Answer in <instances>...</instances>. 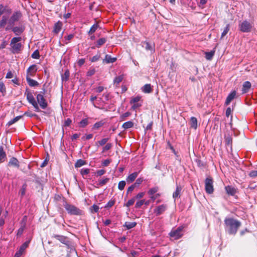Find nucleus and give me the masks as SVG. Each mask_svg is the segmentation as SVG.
<instances>
[{"instance_id":"1","label":"nucleus","mask_w":257,"mask_h":257,"mask_svg":"<svg viewBox=\"0 0 257 257\" xmlns=\"http://www.w3.org/2000/svg\"><path fill=\"white\" fill-rule=\"evenodd\" d=\"M225 228L229 234H235L241 225V223L232 218H226L224 219Z\"/></svg>"},{"instance_id":"2","label":"nucleus","mask_w":257,"mask_h":257,"mask_svg":"<svg viewBox=\"0 0 257 257\" xmlns=\"http://www.w3.org/2000/svg\"><path fill=\"white\" fill-rule=\"evenodd\" d=\"M22 40V38L20 37H14L11 41L10 46H11V51L13 54L19 53L22 47V45L21 43H19V42L21 41Z\"/></svg>"},{"instance_id":"3","label":"nucleus","mask_w":257,"mask_h":257,"mask_svg":"<svg viewBox=\"0 0 257 257\" xmlns=\"http://www.w3.org/2000/svg\"><path fill=\"white\" fill-rule=\"evenodd\" d=\"M63 206L68 213L73 215H81L83 211L74 205L65 202Z\"/></svg>"},{"instance_id":"4","label":"nucleus","mask_w":257,"mask_h":257,"mask_svg":"<svg viewBox=\"0 0 257 257\" xmlns=\"http://www.w3.org/2000/svg\"><path fill=\"white\" fill-rule=\"evenodd\" d=\"M22 17V14L20 11L15 12L8 21L9 26L6 28V30H9L12 27H13L16 22Z\"/></svg>"},{"instance_id":"5","label":"nucleus","mask_w":257,"mask_h":257,"mask_svg":"<svg viewBox=\"0 0 257 257\" xmlns=\"http://www.w3.org/2000/svg\"><path fill=\"white\" fill-rule=\"evenodd\" d=\"M183 226H180L175 229H172L169 233L170 236L174 239H178L183 235Z\"/></svg>"},{"instance_id":"6","label":"nucleus","mask_w":257,"mask_h":257,"mask_svg":"<svg viewBox=\"0 0 257 257\" xmlns=\"http://www.w3.org/2000/svg\"><path fill=\"white\" fill-rule=\"evenodd\" d=\"M213 180L211 177H207L205 181V190L208 194H211L214 192Z\"/></svg>"},{"instance_id":"7","label":"nucleus","mask_w":257,"mask_h":257,"mask_svg":"<svg viewBox=\"0 0 257 257\" xmlns=\"http://www.w3.org/2000/svg\"><path fill=\"white\" fill-rule=\"evenodd\" d=\"M239 30L243 33H248L251 31L252 26L251 24L246 20L239 23L238 25Z\"/></svg>"},{"instance_id":"8","label":"nucleus","mask_w":257,"mask_h":257,"mask_svg":"<svg viewBox=\"0 0 257 257\" xmlns=\"http://www.w3.org/2000/svg\"><path fill=\"white\" fill-rule=\"evenodd\" d=\"M168 208V206L166 204H163L157 206L154 209V213L156 216H159L163 214Z\"/></svg>"},{"instance_id":"9","label":"nucleus","mask_w":257,"mask_h":257,"mask_svg":"<svg viewBox=\"0 0 257 257\" xmlns=\"http://www.w3.org/2000/svg\"><path fill=\"white\" fill-rule=\"evenodd\" d=\"M30 242V240H29L23 243L19 250L16 252L14 257H20L24 253L25 249L29 246Z\"/></svg>"},{"instance_id":"10","label":"nucleus","mask_w":257,"mask_h":257,"mask_svg":"<svg viewBox=\"0 0 257 257\" xmlns=\"http://www.w3.org/2000/svg\"><path fill=\"white\" fill-rule=\"evenodd\" d=\"M37 100L38 103L39 104L40 107L42 109H45L47 107V102L46 100L45 99L43 94H38L37 95Z\"/></svg>"},{"instance_id":"11","label":"nucleus","mask_w":257,"mask_h":257,"mask_svg":"<svg viewBox=\"0 0 257 257\" xmlns=\"http://www.w3.org/2000/svg\"><path fill=\"white\" fill-rule=\"evenodd\" d=\"M37 71V65L35 64L30 66L27 70L26 77L34 76L35 75Z\"/></svg>"},{"instance_id":"12","label":"nucleus","mask_w":257,"mask_h":257,"mask_svg":"<svg viewBox=\"0 0 257 257\" xmlns=\"http://www.w3.org/2000/svg\"><path fill=\"white\" fill-rule=\"evenodd\" d=\"M19 163V161L16 158L12 157L10 159L8 165L9 166L19 168L20 167Z\"/></svg>"},{"instance_id":"13","label":"nucleus","mask_w":257,"mask_h":257,"mask_svg":"<svg viewBox=\"0 0 257 257\" xmlns=\"http://www.w3.org/2000/svg\"><path fill=\"white\" fill-rule=\"evenodd\" d=\"M53 237L64 244H68L69 243L68 238L65 236L55 234L53 236Z\"/></svg>"},{"instance_id":"14","label":"nucleus","mask_w":257,"mask_h":257,"mask_svg":"<svg viewBox=\"0 0 257 257\" xmlns=\"http://www.w3.org/2000/svg\"><path fill=\"white\" fill-rule=\"evenodd\" d=\"M236 95V92L235 90L232 91L231 93H230L225 100V104L226 105H228L230 104L231 101L235 97Z\"/></svg>"},{"instance_id":"15","label":"nucleus","mask_w":257,"mask_h":257,"mask_svg":"<svg viewBox=\"0 0 257 257\" xmlns=\"http://www.w3.org/2000/svg\"><path fill=\"white\" fill-rule=\"evenodd\" d=\"M251 84L249 81H245L242 85V88L241 89L242 93L244 94L248 92L249 90L251 88Z\"/></svg>"},{"instance_id":"16","label":"nucleus","mask_w":257,"mask_h":257,"mask_svg":"<svg viewBox=\"0 0 257 257\" xmlns=\"http://www.w3.org/2000/svg\"><path fill=\"white\" fill-rule=\"evenodd\" d=\"M225 191L227 194L234 196L236 193V189L232 186H227L225 187Z\"/></svg>"},{"instance_id":"17","label":"nucleus","mask_w":257,"mask_h":257,"mask_svg":"<svg viewBox=\"0 0 257 257\" xmlns=\"http://www.w3.org/2000/svg\"><path fill=\"white\" fill-rule=\"evenodd\" d=\"M138 172H135L128 175L126 179L127 183H131L134 182L138 177Z\"/></svg>"},{"instance_id":"18","label":"nucleus","mask_w":257,"mask_h":257,"mask_svg":"<svg viewBox=\"0 0 257 257\" xmlns=\"http://www.w3.org/2000/svg\"><path fill=\"white\" fill-rule=\"evenodd\" d=\"M25 95L27 96L28 101L31 104L36 102L32 93L30 91H28V89L26 91Z\"/></svg>"},{"instance_id":"19","label":"nucleus","mask_w":257,"mask_h":257,"mask_svg":"<svg viewBox=\"0 0 257 257\" xmlns=\"http://www.w3.org/2000/svg\"><path fill=\"white\" fill-rule=\"evenodd\" d=\"M116 61V58L115 57H111L110 55H106L105 56V58L103 60L102 62L103 63L108 64V63H112Z\"/></svg>"},{"instance_id":"20","label":"nucleus","mask_w":257,"mask_h":257,"mask_svg":"<svg viewBox=\"0 0 257 257\" xmlns=\"http://www.w3.org/2000/svg\"><path fill=\"white\" fill-rule=\"evenodd\" d=\"M62 26L63 24L61 21H59L57 22L54 25L53 32L56 34H58L61 31Z\"/></svg>"},{"instance_id":"21","label":"nucleus","mask_w":257,"mask_h":257,"mask_svg":"<svg viewBox=\"0 0 257 257\" xmlns=\"http://www.w3.org/2000/svg\"><path fill=\"white\" fill-rule=\"evenodd\" d=\"M25 30V27L21 26V27H15L12 28L13 32L16 35H19L21 34Z\"/></svg>"},{"instance_id":"22","label":"nucleus","mask_w":257,"mask_h":257,"mask_svg":"<svg viewBox=\"0 0 257 257\" xmlns=\"http://www.w3.org/2000/svg\"><path fill=\"white\" fill-rule=\"evenodd\" d=\"M7 159V155L3 146H0V162H4Z\"/></svg>"},{"instance_id":"23","label":"nucleus","mask_w":257,"mask_h":257,"mask_svg":"<svg viewBox=\"0 0 257 257\" xmlns=\"http://www.w3.org/2000/svg\"><path fill=\"white\" fill-rule=\"evenodd\" d=\"M190 127L196 130L198 126V121L195 117L192 116L190 118L189 122Z\"/></svg>"},{"instance_id":"24","label":"nucleus","mask_w":257,"mask_h":257,"mask_svg":"<svg viewBox=\"0 0 257 257\" xmlns=\"http://www.w3.org/2000/svg\"><path fill=\"white\" fill-rule=\"evenodd\" d=\"M142 91L145 93H151L153 91L152 86L150 84H145L142 88Z\"/></svg>"},{"instance_id":"25","label":"nucleus","mask_w":257,"mask_h":257,"mask_svg":"<svg viewBox=\"0 0 257 257\" xmlns=\"http://www.w3.org/2000/svg\"><path fill=\"white\" fill-rule=\"evenodd\" d=\"M26 80L29 86L31 87L37 86L39 85V83L37 81L31 79L30 77H26Z\"/></svg>"},{"instance_id":"26","label":"nucleus","mask_w":257,"mask_h":257,"mask_svg":"<svg viewBox=\"0 0 257 257\" xmlns=\"http://www.w3.org/2000/svg\"><path fill=\"white\" fill-rule=\"evenodd\" d=\"M215 52V49H214L213 50H211L210 52H205V58L207 60H212L213 57L214 55Z\"/></svg>"},{"instance_id":"27","label":"nucleus","mask_w":257,"mask_h":257,"mask_svg":"<svg viewBox=\"0 0 257 257\" xmlns=\"http://www.w3.org/2000/svg\"><path fill=\"white\" fill-rule=\"evenodd\" d=\"M136 225V222H125L123 225V226L126 227L127 229H130L135 227Z\"/></svg>"},{"instance_id":"28","label":"nucleus","mask_w":257,"mask_h":257,"mask_svg":"<svg viewBox=\"0 0 257 257\" xmlns=\"http://www.w3.org/2000/svg\"><path fill=\"white\" fill-rule=\"evenodd\" d=\"M134 126V122L132 121H128L123 123L122 125V128L128 129Z\"/></svg>"},{"instance_id":"29","label":"nucleus","mask_w":257,"mask_h":257,"mask_svg":"<svg viewBox=\"0 0 257 257\" xmlns=\"http://www.w3.org/2000/svg\"><path fill=\"white\" fill-rule=\"evenodd\" d=\"M225 145L227 146L232 147V139L230 136H225Z\"/></svg>"},{"instance_id":"30","label":"nucleus","mask_w":257,"mask_h":257,"mask_svg":"<svg viewBox=\"0 0 257 257\" xmlns=\"http://www.w3.org/2000/svg\"><path fill=\"white\" fill-rule=\"evenodd\" d=\"M8 18L6 16H3L2 20L0 21V28H4L7 24Z\"/></svg>"},{"instance_id":"31","label":"nucleus","mask_w":257,"mask_h":257,"mask_svg":"<svg viewBox=\"0 0 257 257\" xmlns=\"http://www.w3.org/2000/svg\"><path fill=\"white\" fill-rule=\"evenodd\" d=\"M109 180V178H105L99 180L98 181V183L97 184V185L98 186L97 187H101L106 184Z\"/></svg>"},{"instance_id":"32","label":"nucleus","mask_w":257,"mask_h":257,"mask_svg":"<svg viewBox=\"0 0 257 257\" xmlns=\"http://www.w3.org/2000/svg\"><path fill=\"white\" fill-rule=\"evenodd\" d=\"M0 92L2 93L3 95H5L7 92L6 87L2 79H0Z\"/></svg>"},{"instance_id":"33","label":"nucleus","mask_w":257,"mask_h":257,"mask_svg":"<svg viewBox=\"0 0 257 257\" xmlns=\"http://www.w3.org/2000/svg\"><path fill=\"white\" fill-rule=\"evenodd\" d=\"M98 27L99 26L97 23L93 25L88 31V34L89 35L93 34L98 29Z\"/></svg>"},{"instance_id":"34","label":"nucleus","mask_w":257,"mask_h":257,"mask_svg":"<svg viewBox=\"0 0 257 257\" xmlns=\"http://www.w3.org/2000/svg\"><path fill=\"white\" fill-rule=\"evenodd\" d=\"M182 188L180 186H177L175 191L173 193V197L174 198H176L180 197V193Z\"/></svg>"},{"instance_id":"35","label":"nucleus","mask_w":257,"mask_h":257,"mask_svg":"<svg viewBox=\"0 0 257 257\" xmlns=\"http://www.w3.org/2000/svg\"><path fill=\"white\" fill-rule=\"evenodd\" d=\"M86 164V162L85 161L82 159H79L76 161L74 166L75 168H79L85 165Z\"/></svg>"},{"instance_id":"36","label":"nucleus","mask_w":257,"mask_h":257,"mask_svg":"<svg viewBox=\"0 0 257 257\" xmlns=\"http://www.w3.org/2000/svg\"><path fill=\"white\" fill-rule=\"evenodd\" d=\"M158 190H159L158 187H153V188H150L149 190V191L148 192V194H149V195L150 197L152 195H153L154 194H156L158 192Z\"/></svg>"},{"instance_id":"37","label":"nucleus","mask_w":257,"mask_h":257,"mask_svg":"<svg viewBox=\"0 0 257 257\" xmlns=\"http://www.w3.org/2000/svg\"><path fill=\"white\" fill-rule=\"evenodd\" d=\"M23 115H19V116H17L15 117L13 119H12L11 120H10L8 122L7 124L9 126H10V125H12L13 124L15 123V122L18 121L19 120H20L23 117Z\"/></svg>"},{"instance_id":"38","label":"nucleus","mask_w":257,"mask_h":257,"mask_svg":"<svg viewBox=\"0 0 257 257\" xmlns=\"http://www.w3.org/2000/svg\"><path fill=\"white\" fill-rule=\"evenodd\" d=\"M106 42V39L105 38H101L98 39L97 41L96 47L99 48L103 45Z\"/></svg>"},{"instance_id":"39","label":"nucleus","mask_w":257,"mask_h":257,"mask_svg":"<svg viewBox=\"0 0 257 257\" xmlns=\"http://www.w3.org/2000/svg\"><path fill=\"white\" fill-rule=\"evenodd\" d=\"M104 123H105V122L103 120H101L99 121L96 122V123H95L94 124L93 128L98 129L99 128L101 127Z\"/></svg>"},{"instance_id":"40","label":"nucleus","mask_w":257,"mask_h":257,"mask_svg":"<svg viewBox=\"0 0 257 257\" xmlns=\"http://www.w3.org/2000/svg\"><path fill=\"white\" fill-rule=\"evenodd\" d=\"M70 73L68 70H66L64 74L62 76V79L63 81H67L69 79Z\"/></svg>"},{"instance_id":"41","label":"nucleus","mask_w":257,"mask_h":257,"mask_svg":"<svg viewBox=\"0 0 257 257\" xmlns=\"http://www.w3.org/2000/svg\"><path fill=\"white\" fill-rule=\"evenodd\" d=\"M123 78V75H120L117 77H116L113 81L114 84H118L120 82L122 81Z\"/></svg>"},{"instance_id":"42","label":"nucleus","mask_w":257,"mask_h":257,"mask_svg":"<svg viewBox=\"0 0 257 257\" xmlns=\"http://www.w3.org/2000/svg\"><path fill=\"white\" fill-rule=\"evenodd\" d=\"M131 115V113L130 112H126L120 116V120H125L126 117L130 116Z\"/></svg>"},{"instance_id":"43","label":"nucleus","mask_w":257,"mask_h":257,"mask_svg":"<svg viewBox=\"0 0 257 257\" xmlns=\"http://www.w3.org/2000/svg\"><path fill=\"white\" fill-rule=\"evenodd\" d=\"M88 124V120L87 118L82 119L79 122V125L81 127H85Z\"/></svg>"},{"instance_id":"44","label":"nucleus","mask_w":257,"mask_h":257,"mask_svg":"<svg viewBox=\"0 0 257 257\" xmlns=\"http://www.w3.org/2000/svg\"><path fill=\"white\" fill-rule=\"evenodd\" d=\"M27 187V185L26 183H24L22 186V188L20 191V193H21L22 196L25 195Z\"/></svg>"},{"instance_id":"45","label":"nucleus","mask_w":257,"mask_h":257,"mask_svg":"<svg viewBox=\"0 0 257 257\" xmlns=\"http://www.w3.org/2000/svg\"><path fill=\"white\" fill-rule=\"evenodd\" d=\"M229 30V25L227 24L226 27L224 28L223 32L221 34V38H222L224 37L228 32Z\"/></svg>"},{"instance_id":"46","label":"nucleus","mask_w":257,"mask_h":257,"mask_svg":"<svg viewBox=\"0 0 257 257\" xmlns=\"http://www.w3.org/2000/svg\"><path fill=\"white\" fill-rule=\"evenodd\" d=\"M144 179L143 177L139 178L136 180L135 183H134V184L136 186V187H138L140 186V185H141Z\"/></svg>"},{"instance_id":"47","label":"nucleus","mask_w":257,"mask_h":257,"mask_svg":"<svg viewBox=\"0 0 257 257\" xmlns=\"http://www.w3.org/2000/svg\"><path fill=\"white\" fill-rule=\"evenodd\" d=\"M126 184V182L125 181H121L118 183V188L120 190H123Z\"/></svg>"},{"instance_id":"48","label":"nucleus","mask_w":257,"mask_h":257,"mask_svg":"<svg viewBox=\"0 0 257 257\" xmlns=\"http://www.w3.org/2000/svg\"><path fill=\"white\" fill-rule=\"evenodd\" d=\"M115 201L114 200H109L107 203L105 205L104 208H109L114 205Z\"/></svg>"},{"instance_id":"49","label":"nucleus","mask_w":257,"mask_h":257,"mask_svg":"<svg viewBox=\"0 0 257 257\" xmlns=\"http://www.w3.org/2000/svg\"><path fill=\"white\" fill-rule=\"evenodd\" d=\"M112 147L111 143H107L102 149V153H104L109 150H110Z\"/></svg>"},{"instance_id":"50","label":"nucleus","mask_w":257,"mask_h":257,"mask_svg":"<svg viewBox=\"0 0 257 257\" xmlns=\"http://www.w3.org/2000/svg\"><path fill=\"white\" fill-rule=\"evenodd\" d=\"M95 69L94 68H90L87 72L86 75L87 76H91L95 73Z\"/></svg>"},{"instance_id":"51","label":"nucleus","mask_w":257,"mask_h":257,"mask_svg":"<svg viewBox=\"0 0 257 257\" xmlns=\"http://www.w3.org/2000/svg\"><path fill=\"white\" fill-rule=\"evenodd\" d=\"M31 57L34 59H39L40 58L39 52L38 50H35L32 54Z\"/></svg>"},{"instance_id":"52","label":"nucleus","mask_w":257,"mask_h":257,"mask_svg":"<svg viewBox=\"0 0 257 257\" xmlns=\"http://www.w3.org/2000/svg\"><path fill=\"white\" fill-rule=\"evenodd\" d=\"M141 99V97L140 96H137L136 97H133L132 98L131 101H130V103L131 104L132 103H137L138 102H139Z\"/></svg>"},{"instance_id":"53","label":"nucleus","mask_w":257,"mask_h":257,"mask_svg":"<svg viewBox=\"0 0 257 257\" xmlns=\"http://www.w3.org/2000/svg\"><path fill=\"white\" fill-rule=\"evenodd\" d=\"M135 198H132V199L128 200L127 203L125 204V206L127 207H130V206L133 205L135 202Z\"/></svg>"},{"instance_id":"54","label":"nucleus","mask_w":257,"mask_h":257,"mask_svg":"<svg viewBox=\"0 0 257 257\" xmlns=\"http://www.w3.org/2000/svg\"><path fill=\"white\" fill-rule=\"evenodd\" d=\"M145 203L144 200H141L137 202L135 204V207L137 208H140Z\"/></svg>"},{"instance_id":"55","label":"nucleus","mask_w":257,"mask_h":257,"mask_svg":"<svg viewBox=\"0 0 257 257\" xmlns=\"http://www.w3.org/2000/svg\"><path fill=\"white\" fill-rule=\"evenodd\" d=\"M108 140H109V138H104V139H102V140H101L100 141H99L98 142V143L100 146H103L107 143V142L108 141Z\"/></svg>"},{"instance_id":"56","label":"nucleus","mask_w":257,"mask_h":257,"mask_svg":"<svg viewBox=\"0 0 257 257\" xmlns=\"http://www.w3.org/2000/svg\"><path fill=\"white\" fill-rule=\"evenodd\" d=\"M143 43L145 45V49L147 50H151L152 49V46L148 42L144 41Z\"/></svg>"},{"instance_id":"57","label":"nucleus","mask_w":257,"mask_h":257,"mask_svg":"<svg viewBox=\"0 0 257 257\" xmlns=\"http://www.w3.org/2000/svg\"><path fill=\"white\" fill-rule=\"evenodd\" d=\"M81 174L82 175H87L90 172V170L89 169H82L81 170Z\"/></svg>"},{"instance_id":"58","label":"nucleus","mask_w":257,"mask_h":257,"mask_svg":"<svg viewBox=\"0 0 257 257\" xmlns=\"http://www.w3.org/2000/svg\"><path fill=\"white\" fill-rule=\"evenodd\" d=\"M100 57V55H95L94 56L92 57L90 59V61H91L92 62H96V61H98V60L99 59Z\"/></svg>"},{"instance_id":"59","label":"nucleus","mask_w":257,"mask_h":257,"mask_svg":"<svg viewBox=\"0 0 257 257\" xmlns=\"http://www.w3.org/2000/svg\"><path fill=\"white\" fill-rule=\"evenodd\" d=\"M160 196H161V194L156 193V194H154L153 195H152L150 197L153 201H154L157 198H159V197H160Z\"/></svg>"},{"instance_id":"60","label":"nucleus","mask_w":257,"mask_h":257,"mask_svg":"<svg viewBox=\"0 0 257 257\" xmlns=\"http://www.w3.org/2000/svg\"><path fill=\"white\" fill-rule=\"evenodd\" d=\"M249 176L252 178L257 177V170H253L250 171L249 173Z\"/></svg>"},{"instance_id":"61","label":"nucleus","mask_w":257,"mask_h":257,"mask_svg":"<svg viewBox=\"0 0 257 257\" xmlns=\"http://www.w3.org/2000/svg\"><path fill=\"white\" fill-rule=\"evenodd\" d=\"M92 212H97L99 210V207L96 205H93L91 207Z\"/></svg>"},{"instance_id":"62","label":"nucleus","mask_w":257,"mask_h":257,"mask_svg":"<svg viewBox=\"0 0 257 257\" xmlns=\"http://www.w3.org/2000/svg\"><path fill=\"white\" fill-rule=\"evenodd\" d=\"M136 188V186L134 185V184H132L131 186H130L127 190L126 193L128 194L129 193H131L134 189Z\"/></svg>"},{"instance_id":"63","label":"nucleus","mask_w":257,"mask_h":257,"mask_svg":"<svg viewBox=\"0 0 257 257\" xmlns=\"http://www.w3.org/2000/svg\"><path fill=\"white\" fill-rule=\"evenodd\" d=\"M96 174L97 176H102L105 173V170L104 169L99 170L96 171Z\"/></svg>"},{"instance_id":"64","label":"nucleus","mask_w":257,"mask_h":257,"mask_svg":"<svg viewBox=\"0 0 257 257\" xmlns=\"http://www.w3.org/2000/svg\"><path fill=\"white\" fill-rule=\"evenodd\" d=\"M111 162V160L110 159H106L103 161V162L102 163V165L103 166H107Z\"/></svg>"}]
</instances>
